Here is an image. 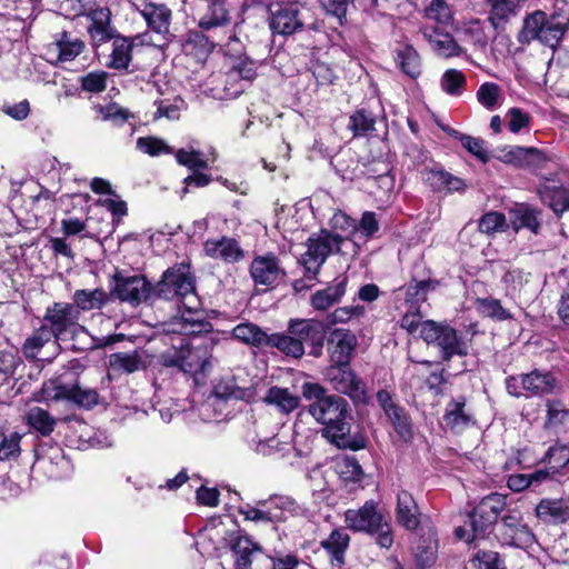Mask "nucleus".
I'll use <instances>...</instances> for the list:
<instances>
[{"label": "nucleus", "mask_w": 569, "mask_h": 569, "mask_svg": "<svg viewBox=\"0 0 569 569\" xmlns=\"http://www.w3.org/2000/svg\"><path fill=\"white\" fill-rule=\"evenodd\" d=\"M158 297L181 302V315L166 323L169 333H199L208 331L210 323L204 320L200 300L196 293L194 277L188 263L169 268L154 287Z\"/></svg>", "instance_id": "f257e3e1"}, {"label": "nucleus", "mask_w": 569, "mask_h": 569, "mask_svg": "<svg viewBox=\"0 0 569 569\" xmlns=\"http://www.w3.org/2000/svg\"><path fill=\"white\" fill-rule=\"evenodd\" d=\"M166 343L171 348L160 355V361L164 367H177L184 373H206L211 368L212 337L199 333H169L163 329ZM204 331V333H208Z\"/></svg>", "instance_id": "f03ea898"}, {"label": "nucleus", "mask_w": 569, "mask_h": 569, "mask_svg": "<svg viewBox=\"0 0 569 569\" xmlns=\"http://www.w3.org/2000/svg\"><path fill=\"white\" fill-rule=\"evenodd\" d=\"M303 397L312 400L309 405L310 415L325 425V435L338 446L345 445V438L350 432L348 421V403L341 397L327 395L318 383L306 382L302 385Z\"/></svg>", "instance_id": "7ed1b4c3"}, {"label": "nucleus", "mask_w": 569, "mask_h": 569, "mask_svg": "<svg viewBox=\"0 0 569 569\" xmlns=\"http://www.w3.org/2000/svg\"><path fill=\"white\" fill-rule=\"evenodd\" d=\"M568 28L569 6L561 1L560 7H557L549 16L541 10L527 16L519 33V41L529 43L532 40H538L553 48L562 39Z\"/></svg>", "instance_id": "20e7f679"}, {"label": "nucleus", "mask_w": 569, "mask_h": 569, "mask_svg": "<svg viewBox=\"0 0 569 569\" xmlns=\"http://www.w3.org/2000/svg\"><path fill=\"white\" fill-rule=\"evenodd\" d=\"M345 523L355 532H365L375 537L381 548L389 549L393 543L389 519L375 500H367L360 508L346 510Z\"/></svg>", "instance_id": "39448f33"}, {"label": "nucleus", "mask_w": 569, "mask_h": 569, "mask_svg": "<svg viewBox=\"0 0 569 569\" xmlns=\"http://www.w3.org/2000/svg\"><path fill=\"white\" fill-rule=\"evenodd\" d=\"M506 506L505 495L493 492L483 497L469 515L470 529L458 527L455 530L456 537L468 543L483 537L496 522L498 516L505 510Z\"/></svg>", "instance_id": "423d86ee"}, {"label": "nucleus", "mask_w": 569, "mask_h": 569, "mask_svg": "<svg viewBox=\"0 0 569 569\" xmlns=\"http://www.w3.org/2000/svg\"><path fill=\"white\" fill-rule=\"evenodd\" d=\"M270 29L279 34L288 36L297 31L309 29L318 31L321 22L316 18L308 4L297 3L295 0L279 7L271 12Z\"/></svg>", "instance_id": "0eeeda50"}, {"label": "nucleus", "mask_w": 569, "mask_h": 569, "mask_svg": "<svg viewBox=\"0 0 569 569\" xmlns=\"http://www.w3.org/2000/svg\"><path fill=\"white\" fill-rule=\"evenodd\" d=\"M420 337L428 343H436L445 360H450L453 356H466L468 345L458 332L448 325L427 320L421 326Z\"/></svg>", "instance_id": "6e6552de"}, {"label": "nucleus", "mask_w": 569, "mask_h": 569, "mask_svg": "<svg viewBox=\"0 0 569 569\" xmlns=\"http://www.w3.org/2000/svg\"><path fill=\"white\" fill-rule=\"evenodd\" d=\"M341 244L342 236L321 231L318 237L308 239L307 250L301 254V263L308 272L316 274L330 253L341 250Z\"/></svg>", "instance_id": "1a4fd4ad"}, {"label": "nucleus", "mask_w": 569, "mask_h": 569, "mask_svg": "<svg viewBox=\"0 0 569 569\" xmlns=\"http://www.w3.org/2000/svg\"><path fill=\"white\" fill-rule=\"evenodd\" d=\"M498 536L503 545L525 548L532 545L535 536L525 523L519 508H509L498 525Z\"/></svg>", "instance_id": "9d476101"}, {"label": "nucleus", "mask_w": 569, "mask_h": 569, "mask_svg": "<svg viewBox=\"0 0 569 569\" xmlns=\"http://www.w3.org/2000/svg\"><path fill=\"white\" fill-rule=\"evenodd\" d=\"M326 378L336 391L347 395L356 402L366 401V385L349 365H331L326 370Z\"/></svg>", "instance_id": "9b49d317"}, {"label": "nucleus", "mask_w": 569, "mask_h": 569, "mask_svg": "<svg viewBox=\"0 0 569 569\" xmlns=\"http://www.w3.org/2000/svg\"><path fill=\"white\" fill-rule=\"evenodd\" d=\"M147 23L148 29L153 32L159 41L168 43L172 39L170 26L172 11L164 3L143 1L140 4H133Z\"/></svg>", "instance_id": "f8f14e48"}, {"label": "nucleus", "mask_w": 569, "mask_h": 569, "mask_svg": "<svg viewBox=\"0 0 569 569\" xmlns=\"http://www.w3.org/2000/svg\"><path fill=\"white\" fill-rule=\"evenodd\" d=\"M327 325L315 319L290 320L288 333L296 336L301 340V345L307 342L310 346V355L320 357L325 345Z\"/></svg>", "instance_id": "ddd939ff"}, {"label": "nucleus", "mask_w": 569, "mask_h": 569, "mask_svg": "<svg viewBox=\"0 0 569 569\" xmlns=\"http://www.w3.org/2000/svg\"><path fill=\"white\" fill-rule=\"evenodd\" d=\"M196 16L201 30L222 27L230 20L224 0H200L196 8Z\"/></svg>", "instance_id": "4468645a"}, {"label": "nucleus", "mask_w": 569, "mask_h": 569, "mask_svg": "<svg viewBox=\"0 0 569 569\" xmlns=\"http://www.w3.org/2000/svg\"><path fill=\"white\" fill-rule=\"evenodd\" d=\"M151 292V286L144 277H116L114 293L122 301L139 305L147 300Z\"/></svg>", "instance_id": "2eb2a0df"}, {"label": "nucleus", "mask_w": 569, "mask_h": 569, "mask_svg": "<svg viewBox=\"0 0 569 569\" xmlns=\"http://www.w3.org/2000/svg\"><path fill=\"white\" fill-rule=\"evenodd\" d=\"M257 76V63L249 59L240 60L226 76V91L230 97L242 93Z\"/></svg>", "instance_id": "dca6fc26"}, {"label": "nucleus", "mask_w": 569, "mask_h": 569, "mask_svg": "<svg viewBox=\"0 0 569 569\" xmlns=\"http://www.w3.org/2000/svg\"><path fill=\"white\" fill-rule=\"evenodd\" d=\"M357 346V338L346 329H335L328 339L332 365H349Z\"/></svg>", "instance_id": "f3484780"}, {"label": "nucleus", "mask_w": 569, "mask_h": 569, "mask_svg": "<svg viewBox=\"0 0 569 569\" xmlns=\"http://www.w3.org/2000/svg\"><path fill=\"white\" fill-rule=\"evenodd\" d=\"M250 273L257 286L266 288L274 287L283 276L278 259L271 254L253 259Z\"/></svg>", "instance_id": "a211bd4d"}, {"label": "nucleus", "mask_w": 569, "mask_h": 569, "mask_svg": "<svg viewBox=\"0 0 569 569\" xmlns=\"http://www.w3.org/2000/svg\"><path fill=\"white\" fill-rule=\"evenodd\" d=\"M203 251L209 258L219 259L226 263H234L243 258V250L238 241L229 237L208 239L203 243Z\"/></svg>", "instance_id": "6ab92c4d"}, {"label": "nucleus", "mask_w": 569, "mask_h": 569, "mask_svg": "<svg viewBox=\"0 0 569 569\" xmlns=\"http://www.w3.org/2000/svg\"><path fill=\"white\" fill-rule=\"evenodd\" d=\"M266 406L273 407L282 415H289L295 411L300 403L298 395L291 392L288 388L279 386L269 387L262 396H257Z\"/></svg>", "instance_id": "aec40b11"}, {"label": "nucleus", "mask_w": 569, "mask_h": 569, "mask_svg": "<svg viewBox=\"0 0 569 569\" xmlns=\"http://www.w3.org/2000/svg\"><path fill=\"white\" fill-rule=\"evenodd\" d=\"M234 569H251L253 560L262 553V548L246 535H238L231 540Z\"/></svg>", "instance_id": "412c9836"}, {"label": "nucleus", "mask_w": 569, "mask_h": 569, "mask_svg": "<svg viewBox=\"0 0 569 569\" xmlns=\"http://www.w3.org/2000/svg\"><path fill=\"white\" fill-rule=\"evenodd\" d=\"M443 421L446 427L456 433H460L475 425L473 416L466 408L463 397L453 399L447 405Z\"/></svg>", "instance_id": "4be33fe9"}, {"label": "nucleus", "mask_w": 569, "mask_h": 569, "mask_svg": "<svg viewBox=\"0 0 569 569\" xmlns=\"http://www.w3.org/2000/svg\"><path fill=\"white\" fill-rule=\"evenodd\" d=\"M421 33L438 56L443 58L459 56L461 49L450 33L431 26L422 27Z\"/></svg>", "instance_id": "5701e85b"}, {"label": "nucleus", "mask_w": 569, "mask_h": 569, "mask_svg": "<svg viewBox=\"0 0 569 569\" xmlns=\"http://www.w3.org/2000/svg\"><path fill=\"white\" fill-rule=\"evenodd\" d=\"M110 370L113 373H133L148 366V353L144 350L116 352L109 357Z\"/></svg>", "instance_id": "b1692460"}, {"label": "nucleus", "mask_w": 569, "mask_h": 569, "mask_svg": "<svg viewBox=\"0 0 569 569\" xmlns=\"http://www.w3.org/2000/svg\"><path fill=\"white\" fill-rule=\"evenodd\" d=\"M78 311L73 305L69 303H54L52 308L47 311L46 319L50 323L49 330L51 333L59 338L64 331L71 327L77 320Z\"/></svg>", "instance_id": "393cba45"}, {"label": "nucleus", "mask_w": 569, "mask_h": 569, "mask_svg": "<svg viewBox=\"0 0 569 569\" xmlns=\"http://www.w3.org/2000/svg\"><path fill=\"white\" fill-rule=\"evenodd\" d=\"M377 401L387 417L393 423L396 431L403 439L409 438L411 430L407 421L406 413L393 402L391 395L387 390H379L377 392Z\"/></svg>", "instance_id": "a878e982"}, {"label": "nucleus", "mask_w": 569, "mask_h": 569, "mask_svg": "<svg viewBox=\"0 0 569 569\" xmlns=\"http://www.w3.org/2000/svg\"><path fill=\"white\" fill-rule=\"evenodd\" d=\"M348 279L341 277L336 279L332 284H329L322 290L316 291L310 299L311 306L316 310H327L335 303H338L347 292Z\"/></svg>", "instance_id": "bb28decb"}, {"label": "nucleus", "mask_w": 569, "mask_h": 569, "mask_svg": "<svg viewBox=\"0 0 569 569\" xmlns=\"http://www.w3.org/2000/svg\"><path fill=\"white\" fill-rule=\"evenodd\" d=\"M86 44L77 37L62 32L52 43L49 52L56 56V62L64 63L74 60L84 50Z\"/></svg>", "instance_id": "cd10ccee"}, {"label": "nucleus", "mask_w": 569, "mask_h": 569, "mask_svg": "<svg viewBox=\"0 0 569 569\" xmlns=\"http://www.w3.org/2000/svg\"><path fill=\"white\" fill-rule=\"evenodd\" d=\"M110 16L111 13L108 8L94 9L87 14L90 20L88 32L94 43H102L113 38Z\"/></svg>", "instance_id": "c85d7f7f"}, {"label": "nucleus", "mask_w": 569, "mask_h": 569, "mask_svg": "<svg viewBox=\"0 0 569 569\" xmlns=\"http://www.w3.org/2000/svg\"><path fill=\"white\" fill-rule=\"evenodd\" d=\"M216 397L221 399H236L252 402L257 400V389L253 387H240L233 377L220 379L213 388Z\"/></svg>", "instance_id": "c756f323"}, {"label": "nucleus", "mask_w": 569, "mask_h": 569, "mask_svg": "<svg viewBox=\"0 0 569 569\" xmlns=\"http://www.w3.org/2000/svg\"><path fill=\"white\" fill-rule=\"evenodd\" d=\"M397 521L408 530H415L419 526V510L412 495L402 490L397 496Z\"/></svg>", "instance_id": "7c9ffc66"}, {"label": "nucleus", "mask_w": 569, "mask_h": 569, "mask_svg": "<svg viewBox=\"0 0 569 569\" xmlns=\"http://www.w3.org/2000/svg\"><path fill=\"white\" fill-rule=\"evenodd\" d=\"M181 47L187 56H191L199 62H203L212 50L209 39L197 30H190L183 34Z\"/></svg>", "instance_id": "2f4dec72"}, {"label": "nucleus", "mask_w": 569, "mask_h": 569, "mask_svg": "<svg viewBox=\"0 0 569 569\" xmlns=\"http://www.w3.org/2000/svg\"><path fill=\"white\" fill-rule=\"evenodd\" d=\"M536 516L545 523H562L569 519V507L563 500L542 499L536 507Z\"/></svg>", "instance_id": "473e14b6"}, {"label": "nucleus", "mask_w": 569, "mask_h": 569, "mask_svg": "<svg viewBox=\"0 0 569 569\" xmlns=\"http://www.w3.org/2000/svg\"><path fill=\"white\" fill-rule=\"evenodd\" d=\"M350 537L345 529H335L330 536L321 541V547L329 553L331 563L341 567L349 547Z\"/></svg>", "instance_id": "72a5a7b5"}, {"label": "nucleus", "mask_w": 569, "mask_h": 569, "mask_svg": "<svg viewBox=\"0 0 569 569\" xmlns=\"http://www.w3.org/2000/svg\"><path fill=\"white\" fill-rule=\"evenodd\" d=\"M412 552L420 566H427L436 559L438 542L436 532L428 529L412 542Z\"/></svg>", "instance_id": "f704fd0d"}, {"label": "nucleus", "mask_w": 569, "mask_h": 569, "mask_svg": "<svg viewBox=\"0 0 569 569\" xmlns=\"http://www.w3.org/2000/svg\"><path fill=\"white\" fill-rule=\"evenodd\" d=\"M556 385V378L549 372L533 370L530 373L522 375V387L530 396L549 393L553 391Z\"/></svg>", "instance_id": "c9c22d12"}, {"label": "nucleus", "mask_w": 569, "mask_h": 569, "mask_svg": "<svg viewBox=\"0 0 569 569\" xmlns=\"http://www.w3.org/2000/svg\"><path fill=\"white\" fill-rule=\"evenodd\" d=\"M509 214L515 231H519L520 229H528L535 234L539 232L540 221L537 210L528 206L520 204L511 209Z\"/></svg>", "instance_id": "e433bc0d"}, {"label": "nucleus", "mask_w": 569, "mask_h": 569, "mask_svg": "<svg viewBox=\"0 0 569 569\" xmlns=\"http://www.w3.org/2000/svg\"><path fill=\"white\" fill-rule=\"evenodd\" d=\"M239 513L243 516L244 520L257 525L273 523L281 518L280 512L271 510L268 500L259 501L256 506L246 505L240 507Z\"/></svg>", "instance_id": "4c0bfd02"}, {"label": "nucleus", "mask_w": 569, "mask_h": 569, "mask_svg": "<svg viewBox=\"0 0 569 569\" xmlns=\"http://www.w3.org/2000/svg\"><path fill=\"white\" fill-rule=\"evenodd\" d=\"M523 1L525 0H489L491 8L489 20L492 26L499 28L510 18L515 17Z\"/></svg>", "instance_id": "58836bf2"}, {"label": "nucleus", "mask_w": 569, "mask_h": 569, "mask_svg": "<svg viewBox=\"0 0 569 569\" xmlns=\"http://www.w3.org/2000/svg\"><path fill=\"white\" fill-rule=\"evenodd\" d=\"M232 336L246 345L258 348L267 347L269 337L260 327L251 322L236 326L232 330Z\"/></svg>", "instance_id": "ea45409f"}, {"label": "nucleus", "mask_w": 569, "mask_h": 569, "mask_svg": "<svg viewBox=\"0 0 569 569\" xmlns=\"http://www.w3.org/2000/svg\"><path fill=\"white\" fill-rule=\"evenodd\" d=\"M540 196L555 213L559 214L569 210V190L556 184H545L540 189Z\"/></svg>", "instance_id": "a19ab883"}, {"label": "nucleus", "mask_w": 569, "mask_h": 569, "mask_svg": "<svg viewBox=\"0 0 569 569\" xmlns=\"http://www.w3.org/2000/svg\"><path fill=\"white\" fill-rule=\"evenodd\" d=\"M74 308L90 311L101 309L108 302V293L103 289L76 290L73 293Z\"/></svg>", "instance_id": "79ce46f5"}, {"label": "nucleus", "mask_w": 569, "mask_h": 569, "mask_svg": "<svg viewBox=\"0 0 569 569\" xmlns=\"http://www.w3.org/2000/svg\"><path fill=\"white\" fill-rule=\"evenodd\" d=\"M267 347H274L287 356L300 358L305 353V347L301 340L293 335L273 333L268 337Z\"/></svg>", "instance_id": "37998d69"}, {"label": "nucleus", "mask_w": 569, "mask_h": 569, "mask_svg": "<svg viewBox=\"0 0 569 569\" xmlns=\"http://www.w3.org/2000/svg\"><path fill=\"white\" fill-rule=\"evenodd\" d=\"M539 151L535 148L525 147H506L499 150L497 158L507 164L523 167L531 162Z\"/></svg>", "instance_id": "c03bdc74"}, {"label": "nucleus", "mask_w": 569, "mask_h": 569, "mask_svg": "<svg viewBox=\"0 0 569 569\" xmlns=\"http://www.w3.org/2000/svg\"><path fill=\"white\" fill-rule=\"evenodd\" d=\"M397 64L403 73L416 79L421 73V62L417 50L412 46H405L397 51Z\"/></svg>", "instance_id": "a18cd8bd"}, {"label": "nucleus", "mask_w": 569, "mask_h": 569, "mask_svg": "<svg viewBox=\"0 0 569 569\" xmlns=\"http://www.w3.org/2000/svg\"><path fill=\"white\" fill-rule=\"evenodd\" d=\"M297 3L308 4L312 9V6L319 3L322 10L328 14L337 19L339 26H343L347 22V12L350 4V0H295Z\"/></svg>", "instance_id": "49530a36"}, {"label": "nucleus", "mask_w": 569, "mask_h": 569, "mask_svg": "<svg viewBox=\"0 0 569 569\" xmlns=\"http://www.w3.org/2000/svg\"><path fill=\"white\" fill-rule=\"evenodd\" d=\"M132 41L128 38L117 37L112 42L109 66L113 69H126L131 61Z\"/></svg>", "instance_id": "de8ad7c7"}, {"label": "nucleus", "mask_w": 569, "mask_h": 569, "mask_svg": "<svg viewBox=\"0 0 569 569\" xmlns=\"http://www.w3.org/2000/svg\"><path fill=\"white\" fill-rule=\"evenodd\" d=\"M72 385L73 383L64 382L61 378L51 379L43 383L41 399L43 401H70Z\"/></svg>", "instance_id": "09e8293b"}, {"label": "nucleus", "mask_w": 569, "mask_h": 569, "mask_svg": "<svg viewBox=\"0 0 569 569\" xmlns=\"http://www.w3.org/2000/svg\"><path fill=\"white\" fill-rule=\"evenodd\" d=\"M369 182L370 193L378 202L386 204L391 200L395 190V179L392 176L381 174L370 179Z\"/></svg>", "instance_id": "8fccbe9b"}, {"label": "nucleus", "mask_w": 569, "mask_h": 569, "mask_svg": "<svg viewBox=\"0 0 569 569\" xmlns=\"http://www.w3.org/2000/svg\"><path fill=\"white\" fill-rule=\"evenodd\" d=\"M28 425L42 436L50 435L56 426V420L48 411L39 407L31 408L27 413Z\"/></svg>", "instance_id": "3c124183"}, {"label": "nucleus", "mask_w": 569, "mask_h": 569, "mask_svg": "<svg viewBox=\"0 0 569 569\" xmlns=\"http://www.w3.org/2000/svg\"><path fill=\"white\" fill-rule=\"evenodd\" d=\"M467 80L462 71L457 69H448L440 79V87L443 92L452 97L462 94Z\"/></svg>", "instance_id": "603ef678"}, {"label": "nucleus", "mask_w": 569, "mask_h": 569, "mask_svg": "<svg viewBox=\"0 0 569 569\" xmlns=\"http://www.w3.org/2000/svg\"><path fill=\"white\" fill-rule=\"evenodd\" d=\"M136 147L141 153L150 157H159L173 152V149L163 139L153 136L139 137Z\"/></svg>", "instance_id": "864d4df0"}, {"label": "nucleus", "mask_w": 569, "mask_h": 569, "mask_svg": "<svg viewBox=\"0 0 569 569\" xmlns=\"http://www.w3.org/2000/svg\"><path fill=\"white\" fill-rule=\"evenodd\" d=\"M479 103L488 110H495L500 106L501 90L497 83H482L477 91Z\"/></svg>", "instance_id": "5fc2aeb1"}, {"label": "nucleus", "mask_w": 569, "mask_h": 569, "mask_svg": "<svg viewBox=\"0 0 569 569\" xmlns=\"http://www.w3.org/2000/svg\"><path fill=\"white\" fill-rule=\"evenodd\" d=\"M271 510H276L281 513V518L278 521H284L288 516H298L302 513V508L290 497L287 496H274L268 499Z\"/></svg>", "instance_id": "6e6d98bb"}, {"label": "nucleus", "mask_w": 569, "mask_h": 569, "mask_svg": "<svg viewBox=\"0 0 569 569\" xmlns=\"http://www.w3.org/2000/svg\"><path fill=\"white\" fill-rule=\"evenodd\" d=\"M51 330L47 327L38 329L30 338H28L23 345L22 351L27 358H36L40 349L50 341Z\"/></svg>", "instance_id": "4d7b16f0"}, {"label": "nucleus", "mask_w": 569, "mask_h": 569, "mask_svg": "<svg viewBox=\"0 0 569 569\" xmlns=\"http://www.w3.org/2000/svg\"><path fill=\"white\" fill-rule=\"evenodd\" d=\"M93 110L99 119L103 121H112L116 124H122L129 118V112L117 103H109L107 106L96 104Z\"/></svg>", "instance_id": "13d9d810"}, {"label": "nucleus", "mask_w": 569, "mask_h": 569, "mask_svg": "<svg viewBox=\"0 0 569 569\" xmlns=\"http://www.w3.org/2000/svg\"><path fill=\"white\" fill-rule=\"evenodd\" d=\"M375 118L365 110H358L349 119V128L356 137L366 136L375 129Z\"/></svg>", "instance_id": "bf43d9fd"}, {"label": "nucleus", "mask_w": 569, "mask_h": 569, "mask_svg": "<svg viewBox=\"0 0 569 569\" xmlns=\"http://www.w3.org/2000/svg\"><path fill=\"white\" fill-rule=\"evenodd\" d=\"M477 308L480 313L497 320H506L511 316L501 306L500 301L493 298H481L477 300Z\"/></svg>", "instance_id": "052dcab7"}, {"label": "nucleus", "mask_w": 569, "mask_h": 569, "mask_svg": "<svg viewBox=\"0 0 569 569\" xmlns=\"http://www.w3.org/2000/svg\"><path fill=\"white\" fill-rule=\"evenodd\" d=\"M330 226L333 229L332 233L342 236V242L347 240L350 234L356 233L357 229V222L341 211H337L332 214Z\"/></svg>", "instance_id": "680f3d73"}, {"label": "nucleus", "mask_w": 569, "mask_h": 569, "mask_svg": "<svg viewBox=\"0 0 569 569\" xmlns=\"http://www.w3.org/2000/svg\"><path fill=\"white\" fill-rule=\"evenodd\" d=\"M338 475L348 481H358L362 476V468L353 457H345L336 462Z\"/></svg>", "instance_id": "e2e57ef3"}, {"label": "nucleus", "mask_w": 569, "mask_h": 569, "mask_svg": "<svg viewBox=\"0 0 569 569\" xmlns=\"http://www.w3.org/2000/svg\"><path fill=\"white\" fill-rule=\"evenodd\" d=\"M176 159L179 164L196 171L208 167L207 161L202 158V153L194 149H179L176 152Z\"/></svg>", "instance_id": "0e129e2a"}, {"label": "nucleus", "mask_w": 569, "mask_h": 569, "mask_svg": "<svg viewBox=\"0 0 569 569\" xmlns=\"http://www.w3.org/2000/svg\"><path fill=\"white\" fill-rule=\"evenodd\" d=\"M22 435L18 432H12L9 436H4L0 442V460L6 461L10 459H16L20 456L21 452V442Z\"/></svg>", "instance_id": "69168bd1"}, {"label": "nucleus", "mask_w": 569, "mask_h": 569, "mask_svg": "<svg viewBox=\"0 0 569 569\" xmlns=\"http://www.w3.org/2000/svg\"><path fill=\"white\" fill-rule=\"evenodd\" d=\"M506 227V217L503 213L491 211L483 214L478 223V228L482 233H493L503 231Z\"/></svg>", "instance_id": "338daca9"}, {"label": "nucleus", "mask_w": 569, "mask_h": 569, "mask_svg": "<svg viewBox=\"0 0 569 569\" xmlns=\"http://www.w3.org/2000/svg\"><path fill=\"white\" fill-rule=\"evenodd\" d=\"M459 141L471 154L477 157L483 163L489 161L490 157L482 139L468 134H460Z\"/></svg>", "instance_id": "774afa93"}]
</instances>
